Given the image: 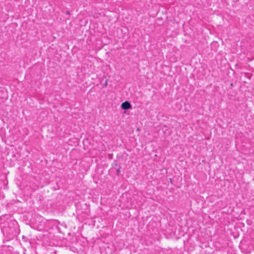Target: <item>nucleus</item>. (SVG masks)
Instances as JSON below:
<instances>
[{"label":"nucleus","mask_w":254,"mask_h":254,"mask_svg":"<svg viewBox=\"0 0 254 254\" xmlns=\"http://www.w3.org/2000/svg\"><path fill=\"white\" fill-rule=\"evenodd\" d=\"M230 86H233V83H231V84H230Z\"/></svg>","instance_id":"7ed1b4c3"},{"label":"nucleus","mask_w":254,"mask_h":254,"mask_svg":"<svg viewBox=\"0 0 254 254\" xmlns=\"http://www.w3.org/2000/svg\"><path fill=\"white\" fill-rule=\"evenodd\" d=\"M121 107L123 109L127 110L131 108V106L128 101H125L122 104Z\"/></svg>","instance_id":"f257e3e1"},{"label":"nucleus","mask_w":254,"mask_h":254,"mask_svg":"<svg viewBox=\"0 0 254 254\" xmlns=\"http://www.w3.org/2000/svg\"><path fill=\"white\" fill-rule=\"evenodd\" d=\"M107 84H108V79H106L105 82V83L103 85V87H106L107 86Z\"/></svg>","instance_id":"f03ea898"}]
</instances>
